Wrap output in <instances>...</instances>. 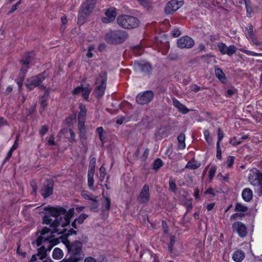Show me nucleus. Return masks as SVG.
Listing matches in <instances>:
<instances>
[{"label": "nucleus", "mask_w": 262, "mask_h": 262, "mask_svg": "<svg viewBox=\"0 0 262 262\" xmlns=\"http://www.w3.org/2000/svg\"><path fill=\"white\" fill-rule=\"evenodd\" d=\"M45 210L48 211L50 215H46L43 218V223L50 225L51 228H48L52 234L57 233L58 234H64L66 229L64 228L69 225L70 219L74 214V209L70 208L68 211L62 207H47Z\"/></svg>", "instance_id": "nucleus-1"}, {"label": "nucleus", "mask_w": 262, "mask_h": 262, "mask_svg": "<svg viewBox=\"0 0 262 262\" xmlns=\"http://www.w3.org/2000/svg\"><path fill=\"white\" fill-rule=\"evenodd\" d=\"M53 234L50 232L47 227L43 228L40 232V235L37 237L36 244L38 248L37 256L41 259L45 258L47 252L50 251L53 246L52 243L54 240Z\"/></svg>", "instance_id": "nucleus-2"}, {"label": "nucleus", "mask_w": 262, "mask_h": 262, "mask_svg": "<svg viewBox=\"0 0 262 262\" xmlns=\"http://www.w3.org/2000/svg\"><path fill=\"white\" fill-rule=\"evenodd\" d=\"M82 244L81 242L75 241L68 247L69 257L64 259L66 262H79L84 258V255L82 251Z\"/></svg>", "instance_id": "nucleus-3"}, {"label": "nucleus", "mask_w": 262, "mask_h": 262, "mask_svg": "<svg viewBox=\"0 0 262 262\" xmlns=\"http://www.w3.org/2000/svg\"><path fill=\"white\" fill-rule=\"evenodd\" d=\"M117 22L119 26L127 29L136 28L140 24L139 19L136 17L125 14L119 16Z\"/></svg>", "instance_id": "nucleus-4"}, {"label": "nucleus", "mask_w": 262, "mask_h": 262, "mask_svg": "<svg viewBox=\"0 0 262 262\" xmlns=\"http://www.w3.org/2000/svg\"><path fill=\"white\" fill-rule=\"evenodd\" d=\"M96 4V0H86L81 5V10L78 17V23L82 25L85 21L89 14L92 12Z\"/></svg>", "instance_id": "nucleus-5"}, {"label": "nucleus", "mask_w": 262, "mask_h": 262, "mask_svg": "<svg viewBox=\"0 0 262 262\" xmlns=\"http://www.w3.org/2000/svg\"><path fill=\"white\" fill-rule=\"evenodd\" d=\"M48 76V73L44 71L41 74L31 77L27 79L26 86L30 90H32L36 87L44 89L45 87L42 84V82Z\"/></svg>", "instance_id": "nucleus-6"}, {"label": "nucleus", "mask_w": 262, "mask_h": 262, "mask_svg": "<svg viewBox=\"0 0 262 262\" xmlns=\"http://www.w3.org/2000/svg\"><path fill=\"white\" fill-rule=\"evenodd\" d=\"M127 38V34L125 31L116 30L108 32L105 36L106 41L111 43H119L124 41Z\"/></svg>", "instance_id": "nucleus-7"}, {"label": "nucleus", "mask_w": 262, "mask_h": 262, "mask_svg": "<svg viewBox=\"0 0 262 262\" xmlns=\"http://www.w3.org/2000/svg\"><path fill=\"white\" fill-rule=\"evenodd\" d=\"M154 93L152 91H145L139 93L136 97L137 103L141 105L149 103L154 98Z\"/></svg>", "instance_id": "nucleus-8"}, {"label": "nucleus", "mask_w": 262, "mask_h": 262, "mask_svg": "<svg viewBox=\"0 0 262 262\" xmlns=\"http://www.w3.org/2000/svg\"><path fill=\"white\" fill-rule=\"evenodd\" d=\"M249 182L253 186H260L262 188V173L257 169L252 170L249 174Z\"/></svg>", "instance_id": "nucleus-9"}, {"label": "nucleus", "mask_w": 262, "mask_h": 262, "mask_svg": "<svg viewBox=\"0 0 262 262\" xmlns=\"http://www.w3.org/2000/svg\"><path fill=\"white\" fill-rule=\"evenodd\" d=\"M91 91V89L89 84H82L73 90V94L78 95L81 94L84 99H87Z\"/></svg>", "instance_id": "nucleus-10"}, {"label": "nucleus", "mask_w": 262, "mask_h": 262, "mask_svg": "<svg viewBox=\"0 0 262 262\" xmlns=\"http://www.w3.org/2000/svg\"><path fill=\"white\" fill-rule=\"evenodd\" d=\"M134 67L136 70L140 71L144 74H150L152 70V68L150 64L145 61L135 62Z\"/></svg>", "instance_id": "nucleus-11"}, {"label": "nucleus", "mask_w": 262, "mask_h": 262, "mask_svg": "<svg viewBox=\"0 0 262 262\" xmlns=\"http://www.w3.org/2000/svg\"><path fill=\"white\" fill-rule=\"evenodd\" d=\"M183 4L182 1L171 0L169 2L165 7V12L167 14H170L176 11Z\"/></svg>", "instance_id": "nucleus-12"}, {"label": "nucleus", "mask_w": 262, "mask_h": 262, "mask_svg": "<svg viewBox=\"0 0 262 262\" xmlns=\"http://www.w3.org/2000/svg\"><path fill=\"white\" fill-rule=\"evenodd\" d=\"M232 229L241 237H244L247 234V229L246 225L241 222L234 223L232 224Z\"/></svg>", "instance_id": "nucleus-13"}, {"label": "nucleus", "mask_w": 262, "mask_h": 262, "mask_svg": "<svg viewBox=\"0 0 262 262\" xmlns=\"http://www.w3.org/2000/svg\"><path fill=\"white\" fill-rule=\"evenodd\" d=\"M194 44L193 40L188 36H183L177 41L178 47L181 49L192 48Z\"/></svg>", "instance_id": "nucleus-14"}, {"label": "nucleus", "mask_w": 262, "mask_h": 262, "mask_svg": "<svg viewBox=\"0 0 262 262\" xmlns=\"http://www.w3.org/2000/svg\"><path fill=\"white\" fill-rule=\"evenodd\" d=\"M106 78L105 77H101L100 80H97L95 92L98 97H101L104 95L106 88Z\"/></svg>", "instance_id": "nucleus-15"}, {"label": "nucleus", "mask_w": 262, "mask_h": 262, "mask_svg": "<svg viewBox=\"0 0 262 262\" xmlns=\"http://www.w3.org/2000/svg\"><path fill=\"white\" fill-rule=\"evenodd\" d=\"M149 188L147 185H144L138 198V201L141 203H146L149 200Z\"/></svg>", "instance_id": "nucleus-16"}, {"label": "nucleus", "mask_w": 262, "mask_h": 262, "mask_svg": "<svg viewBox=\"0 0 262 262\" xmlns=\"http://www.w3.org/2000/svg\"><path fill=\"white\" fill-rule=\"evenodd\" d=\"M105 16L102 18V21L104 23H109L115 20L116 16V9L111 8L106 10Z\"/></svg>", "instance_id": "nucleus-17"}, {"label": "nucleus", "mask_w": 262, "mask_h": 262, "mask_svg": "<svg viewBox=\"0 0 262 262\" xmlns=\"http://www.w3.org/2000/svg\"><path fill=\"white\" fill-rule=\"evenodd\" d=\"M53 185L52 182H48L46 185L44 184L41 189V194L47 198L52 194Z\"/></svg>", "instance_id": "nucleus-18"}, {"label": "nucleus", "mask_w": 262, "mask_h": 262, "mask_svg": "<svg viewBox=\"0 0 262 262\" xmlns=\"http://www.w3.org/2000/svg\"><path fill=\"white\" fill-rule=\"evenodd\" d=\"M243 200L246 202H249L253 198V192L249 188H245L242 193Z\"/></svg>", "instance_id": "nucleus-19"}, {"label": "nucleus", "mask_w": 262, "mask_h": 262, "mask_svg": "<svg viewBox=\"0 0 262 262\" xmlns=\"http://www.w3.org/2000/svg\"><path fill=\"white\" fill-rule=\"evenodd\" d=\"M249 137V136L248 135H244L241 138L233 137L231 139L229 143L233 146H236L241 144L244 140L248 139Z\"/></svg>", "instance_id": "nucleus-20"}, {"label": "nucleus", "mask_w": 262, "mask_h": 262, "mask_svg": "<svg viewBox=\"0 0 262 262\" xmlns=\"http://www.w3.org/2000/svg\"><path fill=\"white\" fill-rule=\"evenodd\" d=\"M173 105L183 114H187V113H188V108H187L185 105L180 103L176 99H174L173 100Z\"/></svg>", "instance_id": "nucleus-21"}, {"label": "nucleus", "mask_w": 262, "mask_h": 262, "mask_svg": "<svg viewBox=\"0 0 262 262\" xmlns=\"http://www.w3.org/2000/svg\"><path fill=\"white\" fill-rule=\"evenodd\" d=\"M245 257V253L241 250H237L235 251L232 255L233 259L236 262H240L242 261Z\"/></svg>", "instance_id": "nucleus-22"}, {"label": "nucleus", "mask_w": 262, "mask_h": 262, "mask_svg": "<svg viewBox=\"0 0 262 262\" xmlns=\"http://www.w3.org/2000/svg\"><path fill=\"white\" fill-rule=\"evenodd\" d=\"M96 132L99 136V138L101 141L102 145H103L105 142V132L102 127L100 126L96 129Z\"/></svg>", "instance_id": "nucleus-23"}, {"label": "nucleus", "mask_w": 262, "mask_h": 262, "mask_svg": "<svg viewBox=\"0 0 262 262\" xmlns=\"http://www.w3.org/2000/svg\"><path fill=\"white\" fill-rule=\"evenodd\" d=\"M87 217L88 215L85 213L80 214L79 217L76 219L72 223V227H73L74 228H77L76 224L77 223L78 224H81L83 222L84 220L87 218Z\"/></svg>", "instance_id": "nucleus-24"}, {"label": "nucleus", "mask_w": 262, "mask_h": 262, "mask_svg": "<svg viewBox=\"0 0 262 262\" xmlns=\"http://www.w3.org/2000/svg\"><path fill=\"white\" fill-rule=\"evenodd\" d=\"M201 164L198 161L192 160L189 161L186 165L185 166V168H190L191 169H196L198 168L200 166Z\"/></svg>", "instance_id": "nucleus-25"}, {"label": "nucleus", "mask_w": 262, "mask_h": 262, "mask_svg": "<svg viewBox=\"0 0 262 262\" xmlns=\"http://www.w3.org/2000/svg\"><path fill=\"white\" fill-rule=\"evenodd\" d=\"M178 140L179 142L178 148L180 149H183L185 148V136L184 134H181L178 137Z\"/></svg>", "instance_id": "nucleus-26"}, {"label": "nucleus", "mask_w": 262, "mask_h": 262, "mask_svg": "<svg viewBox=\"0 0 262 262\" xmlns=\"http://www.w3.org/2000/svg\"><path fill=\"white\" fill-rule=\"evenodd\" d=\"M215 74L217 78L221 81L224 82L226 80L225 75L221 69L217 68L215 70Z\"/></svg>", "instance_id": "nucleus-27"}, {"label": "nucleus", "mask_w": 262, "mask_h": 262, "mask_svg": "<svg viewBox=\"0 0 262 262\" xmlns=\"http://www.w3.org/2000/svg\"><path fill=\"white\" fill-rule=\"evenodd\" d=\"M79 108H80V111L78 115V120H83L85 121V118L86 113V107H85V105L80 104Z\"/></svg>", "instance_id": "nucleus-28"}, {"label": "nucleus", "mask_w": 262, "mask_h": 262, "mask_svg": "<svg viewBox=\"0 0 262 262\" xmlns=\"http://www.w3.org/2000/svg\"><path fill=\"white\" fill-rule=\"evenodd\" d=\"M52 256L54 259H59L63 256V252L60 248H55L53 251Z\"/></svg>", "instance_id": "nucleus-29"}, {"label": "nucleus", "mask_w": 262, "mask_h": 262, "mask_svg": "<svg viewBox=\"0 0 262 262\" xmlns=\"http://www.w3.org/2000/svg\"><path fill=\"white\" fill-rule=\"evenodd\" d=\"M248 210L247 206L242 203H237L235 207V211L237 212H246Z\"/></svg>", "instance_id": "nucleus-30"}, {"label": "nucleus", "mask_w": 262, "mask_h": 262, "mask_svg": "<svg viewBox=\"0 0 262 262\" xmlns=\"http://www.w3.org/2000/svg\"><path fill=\"white\" fill-rule=\"evenodd\" d=\"M81 195L84 199L91 201H95L96 199H98L97 196H91L88 192L85 191H83L81 192Z\"/></svg>", "instance_id": "nucleus-31"}, {"label": "nucleus", "mask_w": 262, "mask_h": 262, "mask_svg": "<svg viewBox=\"0 0 262 262\" xmlns=\"http://www.w3.org/2000/svg\"><path fill=\"white\" fill-rule=\"evenodd\" d=\"M241 51L248 55L252 56H262V53H258L244 49H241Z\"/></svg>", "instance_id": "nucleus-32"}, {"label": "nucleus", "mask_w": 262, "mask_h": 262, "mask_svg": "<svg viewBox=\"0 0 262 262\" xmlns=\"http://www.w3.org/2000/svg\"><path fill=\"white\" fill-rule=\"evenodd\" d=\"M21 62L23 65L24 66V67L20 70V72L22 73L23 74H25L27 71V69H28L27 66L30 62V58L26 59L25 60H21Z\"/></svg>", "instance_id": "nucleus-33"}, {"label": "nucleus", "mask_w": 262, "mask_h": 262, "mask_svg": "<svg viewBox=\"0 0 262 262\" xmlns=\"http://www.w3.org/2000/svg\"><path fill=\"white\" fill-rule=\"evenodd\" d=\"M48 97V94H45L42 97L41 100V107L44 110L47 106V98Z\"/></svg>", "instance_id": "nucleus-34"}, {"label": "nucleus", "mask_w": 262, "mask_h": 262, "mask_svg": "<svg viewBox=\"0 0 262 262\" xmlns=\"http://www.w3.org/2000/svg\"><path fill=\"white\" fill-rule=\"evenodd\" d=\"M163 165V162L160 159H156L153 165L154 169L157 170L159 169Z\"/></svg>", "instance_id": "nucleus-35"}, {"label": "nucleus", "mask_w": 262, "mask_h": 262, "mask_svg": "<svg viewBox=\"0 0 262 262\" xmlns=\"http://www.w3.org/2000/svg\"><path fill=\"white\" fill-rule=\"evenodd\" d=\"M236 48L234 46H230L227 47L226 54L231 56L235 53Z\"/></svg>", "instance_id": "nucleus-36"}, {"label": "nucleus", "mask_w": 262, "mask_h": 262, "mask_svg": "<svg viewBox=\"0 0 262 262\" xmlns=\"http://www.w3.org/2000/svg\"><path fill=\"white\" fill-rule=\"evenodd\" d=\"M217 47L219 49L220 51L222 54H226V52L227 47L226 45L223 42H219L217 44Z\"/></svg>", "instance_id": "nucleus-37"}, {"label": "nucleus", "mask_w": 262, "mask_h": 262, "mask_svg": "<svg viewBox=\"0 0 262 262\" xmlns=\"http://www.w3.org/2000/svg\"><path fill=\"white\" fill-rule=\"evenodd\" d=\"M247 31H248V33H247V37L249 39L254 36V33L253 32V27H252V25H250L248 26V27L247 28Z\"/></svg>", "instance_id": "nucleus-38"}, {"label": "nucleus", "mask_w": 262, "mask_h": 262, "mask_svg": "<svg viewBox=\"0 0 262 262\" xmlns=\"http://www.w3.org/2000/svg\"><path fill=\"white\" fill-rule=\"evenodd\" d=\"M84 120H78V128L80 130V135H81L83 131L84 130Z\"/></svg>", "instance_id": "nucleus-39"}, {"label": "nucleus", "mask_w": 262, "mask_h": 262, "mask_svg": "<svg viewBox=\"0 0 262 262\" xmlns=\"http://www.w3.org/2000/svg\"><path fill=\"white\" fill-rule=\"evenodd\" d=\"M169 185L170 188L172 191H174L177 189L175 181L171 178H170L169 180Z\"/></svg>", "instance_id": "nucleus-40"}, {"label": "nucleus", "mask_w": 262, "mask_h": 262, "mask_svg": "<svg viewBox=\"0 0 262 262\" xmlns=\"http://www.w3.org/2000/svg\"><path fill=\"white\" fill-rule=\"evenodd\" d=\"M234 158L233 156H229L227 158V161L226 162L228 166L229 167H232V165L234 163Z\"/></svg>", "instance_id": "nucleus-41"}, {"label": "nucleus", "mask_w": 262, "mask_h": 262, "mask_svg": "<svg viewBox=\"0 0 262 262\" xmlns=\"http://www.w3.org/2000/svg\"><path fill=\"white\" fill-rule=\"evenodd\" d=\"M111 206V200L107 197L105 198V204L103 205V208L107 210H108L110 209Z\"/></svg>", "instance_id": "nucleus-42"}, {"label": "nucleus", "mask_w": 262, "mask_h": 262, "mask_svg": "<svg viewBox=\"0 0 262 262\" xmlns=\"http://www.w3.org/2000/svg\"><path fill=\"white\" fill-rule=\"evenodd\" d=\"M181 34V31L179 29L175 28L171 31V35L174 37H177Z\"/></svg>", "instance_id": "nucleus-43"}, {"label": "nucleus", "mask_w": 262, "mask_h": 262, "mask_svg": "<svg viewBox=\"0 0 262 262\" xmlns=\"http://www.w3.org/2000/svg\"><path fill=\"white\" fill-rule=\"evenodd\" d=\"M224 137V133L222 132L221 128L218 129V140L216 144L220 145V142Z\"/></svg>", "instance_id": "nucleus-44"}, {"label": "nucleus", "mask_w": 262, "mask_h": 262, "mask_svg": "<svg viewBox=\"0 0 262 262\" xmlns=\"http://www.w3.org/2000/svg\"><path fill=\"white\" fill-rule=\"evenodd\" d=\"M204 135L208 143H210L212 141L211 138L210 137V134L208 130H205L204 132Z\"/></svg>", "instance_id": "nucleus-45"}, {"label": "nucleus", "mask_w": 262, "mask_h": 262, "mask_svg": "<svg viewBox=\"0 0 262 262\" xmlns=\"http://www.w3.org/2000/svg\"><path fill=\"white\" fill-rule=\"evenodd\" d=\"M174 243H175V237L173 236H171L170 244L168 246V249H169V251L170 252H172V246L174 245Z\"/></svg>", "instance_id": "nucleus-46"}, {"label": "nucleus", "mask_w": 262, "mask_h": 262, "mask_svg": "<svg viewBox=\"0 0 262 262\" xmlns=\"http://www.w3.org/2000/svg\"><path fill=\"white\" fill-rule=\"evenodd\" d=\"M216 171V168L214 167H212L209 171V177L210 179H212L214 177Z\"/></svg>", "instance_id": "nucleus-47"}, {"label": "nucleus", "mask_w": 262, "mask_h": 262, "mask_svg": "<svg viewBox=\"0 0 262 262\" xmlns=\"http://www.w3.org/2000/svg\"><path fill=\"white\" fill-rule=\"evenodd\" d=\"M92 203L90 206V208L91 210H93L95 209H97L98 207V204L97 202V199H96L95 201H92Z\"/></svg>", "instance_id": "nucleus-48"}, {"label": "nucleus", "mask_w": 262, "mask_h": 262, "mask_svg": "<svg viewBox=\"0 0 262 262\" xmlns=\"http://www.w3.org/2000/svg\"><path fill=\"white\" fill-rule=\"evenodd\" d=\"M96 165V159L95 158H91L89 163V168H92L95 169Z\"/></svg>", "instance_id": "nucleus-49"}, {"label": "nucleus", "mask_w": 262, "mask_h": 262, "mask_svg": "<svg viewBox=\"0 0 262 262\" xmlns=\"http://www.w3.org/2000/svg\"><path fill=\"white\" fill-rule=\"evenodd\" d=\"M88 182L89 187L93 189L94 177H88Z\"/></svg>", "instance_id": "nucleus-50"}, {"label": "nucleus", "mask_w": 262, "mask_h": 262, "mask_svg": "<svg viewBox=\"0 0 262 262\" xmlns=\"http://www.w3.org/2000/svg\"><path fill=\"white\" fill-rule=\"evenodd\" d=\"M217 152H216V158L221 159L222 158V151L221 149L220 145L219 144H216Z\"/></svg>", "instance_id": "nucleus-51"}, {"label": "nucleus", "mask_w": 262, "mask_h": 262, "mask_svg": "<svg viewBox=\"0 0 262 262\" xmlns=\"http://www.w3.org/2000/svg\"><path fill=\"white\" fill-rule=\"evenodd\" d=\"M48 131V128L47 126L43 125L41 127L39 130V133L41 135H45Z\"/></svg>", "instance_id": "nucleus-52"}, {"label": "nucleus", "mask_w": 262, "mask_h": 262, "mask_svg": "<svg viewBox=\"0 0 262 262\" xmlns=\"http://www.w3.org/2000/svg\"><path fill=\"white\" fill-rule=\"evenodd\" d=\"M134 52L135 54H136V55H140L142 54V48L139 47V46H138V47H136V48H135V49H134Z\"/></svg>", "instance_id": "nucleus-53"}, {"label": "nucleus", "mask_w": 262, "mask_h": 262, "mask_svg": "<svg viewBox=\"0 0 262 262\" xmlns=\"http://www.w3.org/2000/svg\"><path fill=\"white\" fill-rule=\"evenodd\" d=\"M69 132H70V136H71L70 141L71 142H75V134L74 132L71 129H69Z\"/></svg>", "instance_id": "nucleus-54"}, {"label": "nucleus", "mask_w": 262, "mask_h": 262, "mask_svg": "<svg viewBox=\"0 0 262 262\" xmlns=\"http://www.w3.org/2000/svg\"><path fill=\"white\" fill-rule=\"evenodd\" d=\"M95 168H89L88 174V177H94Z\"/></svg>", "instance_id": "nucleus-55"}, {"label": "nucleus", "mask_w": 262, "mask_h": 262, "mask_svg": "<svg viewBox=\"0 0 262 262\" xmlns=\"http://www.w3.org/2000/svg\"><path fill=\"white\" fill-rule=\"evenodd\" d=\"M84 262H97V261L95 258H94L92 256H88V257H86L84 259Z\"/></svg>", "instance_id": "nucleus-56"}, {"label": "nucleus", "mask_w": 262, "mask_h": 262, "mask_svg": "<svg viewBox=\"0 0 262 262\" xmlns=\"http://www.w3.org/2000/svg\"><path fill=\"white\" fill-rule=\"evenodd\" d=\"M18 136H17L16 138L15 141L13 145L12 146V147L11 148V149L12 150H13V151L14 150H15L17 148V147H18Z\"/></svg>", "instance_id": "nucleus-57"}, {"label": "nucleus", "mask_w": 262, "mask_h": 262, "mask_svg": "<svg viewBox=\"0 0 262 262\" xmlns=\"http://www.w3.org/2000/svg\"><path fill=\"white\" fill-rule=\"evenodd\" d=\"M205 194H211L213 196H214L215 195V193L214 192V190L212 188H208L205 192Z\"/></svg>", "instance_id": "nucleus-58"}, {"label": "nucleus", "mask_w": 262, "mask_h": 262, "mask_svg": "<svg viewBox=\"0 0 262 262\" xmlns=\"http://www.w3.org/2000/svg\"><path fill=\"white\" fill-rule=\"evenodd\" d=\"M250 39H251L252 41V42L256 45V46H258V45H261V43L259 42L257 39L254 37L253 36V37L250 38Z\"/></svg>", "instance_id": "nucleus-59"}, {"label": "nucleus", "mask_w": 262, "mask_h": 262, "mask_svg": "<svg viewBox=\"0 0 262 262\" xmlns=\"http://www.w3.org/2000/svg\"><path fill=\"white\" fill-rule=\"evenodd\" d=\"M138 2L142 6L144 7H147L148 6V1L147 0H137Z\"/></svg>", "instance_id": "nucleus-60"}, {"label": "nucleus", "mask_w": 262, "mask_h": 262, "mask_svg": "<svg viewBox=\"0 0 262 262\" xmlns=\"http://www.w3.org/2000/svg\"><path fill=\"white\" fill-rule=\"evenodd\" d=\"M13 152V150H12L11 149H10L9 150L8 152L7 153L5 162L10 158V157H11V156L12 155Z\"/></svg>", "instance_id": "nucleus-61"}, {"label": "nucleus", "mask_w": 262, "mask_h": 262, "mask_svg": "<svg viewBox=\"0 0 262 262\" xmlns=\"http://www.w3.org/2000/svg\"><path fill=\"white\" fill-rule=\"evenodd\" d=\"M17 7L18 6L16 4L13 5L11 7V10L8 12V14L12 13L17 9Z\"/></svg>", "instance_id": "nucleus-62"}, {"label": "nucleus", "mask_w": 262, "mask_h": 262, "mask_svg": "<svg viewBox=\"0 0 262 262\" xmlns=\"http://www.w3.org/2000/svg\"><path fill=\"white\" fill-rule=\"evenodd\" d=\"M214 205H215L214 203H210L207 205L206 208L208 211H210L213 208V207H214Z\"/></svg>", "instance_id": "nucleus-63"}, {"label": "nucleus", "mask_w": 262, "mask_h": 262, "mask_svg": "<svg viewBox=\"0 0 262 262\" xmlns=\"http://www.w3.org/2000/svg\"><path fill=\"white\" fill-rule=\"evenodd\" d=\"M49 144L52 145H54V138L53 136L51 137V138L48 140Z\"/></svg>", "instance_id": "nucleus-64"}]
</instances>
